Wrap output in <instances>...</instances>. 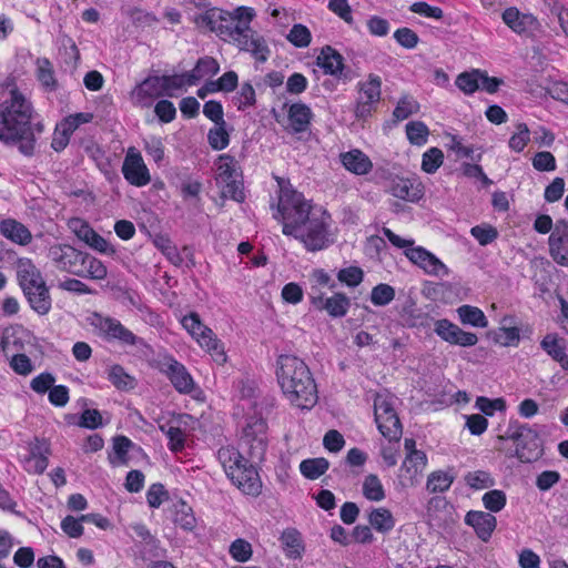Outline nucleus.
<instances>
[{
    "label": "nucleus",
    "instance_id": "1",
    "mask_svg": "<svg viewBox=\"0 0 568 568\" xmlns=\"http://www.w3.org/2000/svg\"><path fill=\"white\" fill-rule=\"evenodd\" d=\"M275 217L283 225V234L298 240L307 251H321L329 245L331 215L322 207L312 206L302 193L290 186L281 185Z\"/></svg>",
    "mask_w": 568,
    "mask_h": 568
},
{
    "label": "nucleus",
    "instance_id": "2",
    "mask_svg": "<svg viewBox=\"0 0 568 568\" xmlns=\"http://www.w3.org/2000/svg\"><path fill=\"white\" fill-rule=\"evenodd\" d=\"M255 11L240 7L233 13L220 8H210L194 16L193 21L203 31L215 33L223 41L250 52L257 61L267 60L270 49L264 38L250 27Z\"/></svg>",
    "mask_w": 568,
    "mask_h": 568
},
{
    "label": "nucleus",
    "instance_id": "3",
    "mask_svg": "<svg viewBox=\"0 0 568 568\" xmlns=\"http://www.w3.org/2000/svg\"><path fill=\"white\" fill-rule=\"evenodd\" d=\"M275 375L288 403L300 409H311L318 399L315 379L305 362L291 354L276 359Z\"/></svg>",
    "mask_w": 568,
    "mask_h": 568
},
{
    "label": "nucleus",
    "instance_id": "4",
    "mask_svg": "<svg viewBox=\"0 0 568 568\" xmlns=\"http://www.w3.org/2000/svg\"><path fill=\"white\" fill-rule=\"evenodd\" d=\"M31 119V103L18 91L11 90L10 98L0 104V140L16 143L29 129Z\"/></svg>",
    "mask_w": 568,
    "mask_h": 568
},
{
    "label": "nucleus",
    "instance_id": "5",
    "mask_svg": "<svg viewBox=\"0 0 568 568\" xmlns=\"http://www.w3.org/2000/svg\"><path fill=\"white\" fill-rule=\"evenodd\" d=\"M17 280L31 308L40 315L51 310V297L41 271L28 257L16 263Z\"/></svg>",
    "mask_w": 568,
    "mask_h": 568
},
{
    "label": "nucleus",
    "instance_id": "6",
    "mask_svg": "<svg viewBox=\"0 0 568 568\" xmlns=\"http://www.w3.org/2000/svg\"><path fill=\"white\" fill-rule=\"evenodd\" d=\"M382 232L395 247L404 250V255L409 262L422 268L425 274L440 278L449 275L446 264L425 247L414 246L413 239L400 237L388 227H383Z\"/></svg>",
    "mask_w": 568,
    "mask_h": 568
},
{
    "label": "nucleus",
    "instance_id": "7",
    "mask_svg": "<svg viewBox=\"0 0 568 568\" xmlns=\"http://www.w3.org/2000/svg\"><path fill=\"white\" fill-rule=\"evenodd\" d=\"M511 440L515 444V457L521 463H532L542 455V440L536 425L521 424L510 420L505 435L498 436V440Z\"/></svg>",
    "mask_w": 568,
    "mask_h": 568
},
{
    "label": "nucleus",
    "instance_id": "8",
    "mask_svg": "<svg viewBox=\"0 0 568 568\" xmlns=\"http://www.w3.org/2000/svg\"><path fill=\"white\" fill-rule=\"evenodd\" d=\"M181 324L199 346L211 355L214 362L217 364L226 362L227 357L223 343L210 327L202 323L197 313L192 312L183 316Z\"/></svg>",
    "mask_w": 568,
    "mask_h": 568
},
{
    "label": "nucleus",
    "instance_id": "9",
    "mask_svg": "<svg viewBox=\"0 0 568 568\" xmlns=\"http://www.w3.org/2000/svg\"><path fill=\"white\" fill-rule=\"evenodd\" d=\"M395 402L396 398L387 394H377L374 400L378 430L389 440H398L402 435L400 420L394 408Z\"/></svg>",
    "mask_w": 568,
    "mask_h": 568
},
{
    "label": "nucleus",
    "instance_id": "10",
    "mask_svg": "<svg viewBox=\"0 0 568 568\" xmlns=\"http://www.w3.org/2000/svg\"><path fill=\"white\" fill-rule=\"evenodd\" d=\"M159 369L170 379L175 390L180 394H192L197 389V385L187 368L172 356L161 358L159 361Z\"/></svg>",
    "mask_w": 568,
    "mask_h": 568
},
{
    "label": "nucleus",
    "instance_id": "11",
    "mask_svg": "<svg viewBox=\"0 0 568 568\" xmlns=\"http://www.w3.org/2000/svg\"><path fill=\"white\" fill-rule=\"evenodd\" d=\"M69 230L92 250L102 254H114L113 246L100 234H98L90 224L80 217H71L68 221Z\"/></svg>",
    "mask_w": 568,
    "mask_h": 568
},
{
    "label": "nucleus",
    "instance_id": "12",
    "mask_svg": "<svg viewBox=\"0 0 568 568\" xmlns=\"http://www.w3.org/2000/svg\"><path fill=\"white\" fill-rule=\"evenodd\" d=\"M124 179L134 186H145L151 181V175L141 153L135 148H129L122 164Z\"/></svg>",
    "mask_w": 568,
    "mask_h": 568
},
{
    "label": "nucleus",
    "instance_id": "13",
    "mask_svg": "<svg viewBox=\"0 0 568 568\" xmlns=\"http://www.w3.org/2000/svg\"><path fill=\"white\" fill-rule=\"evenodd\" d=\"M426 465L427 457L424 452L413 450L407 454L399 468L398 485L404 489L415 487L419 483Z\"/></svg>",
    "mask_w": 568,
    "mask_h": 568
},
{
    "label": "nucleus",
    "instance_id": "14",
    "mask_svg": "<svg viewBox=\"0 0 568 568\" xmlns=\"http://www.w3.org/2000/svg\"><path fill=\"white\" fill-rule=\"evenodd\" d=\"M434 332L440 339L452 345L470 347L478 343V336L475 333L466 332L446 318L435 321Z\"/></svg>",
    "mask_w": 568,
    "mask_h": 568
},
{
    "label": "nucleus",
    "instance_id": "15",
    "mask_svg": "<svg viewBox=\"0 0 568 568\" xmlns=\"http://www.w3.org/2000/svg\"><path fill=\"white\" fill-rule=\"evenodd\" d=\"M91 324L103 335L106 339L119 341L125 345H135L138 337L120 321L113 317H105L95 314Z\"/></svg>",
    "mask_w": 568,
    "mask_h": 568
},
{
    "label": "nucleus",
    "instance_id": "16",
    "mask_svg": "<svg viewBox=\"0 0 568 568\" xmlns=\"http://www.w3.org/2000/svg\"><path fill=\"white\" fill-rule=\"evenodd\" d=\"M48 257L61 272L75 274L82 252L69 244L55 243L48 248Z\"/></svg>",
    "mask_w": 568,
    "mask_h": 568
},
{
    "label": "nucleus",
    "instance_id": "17",
    "mask_svg": "<svg viewBox=\"0 0 568 568\" xmlns=\"http://www.w3.org/2000/svg\"><path fill=\"white\" fill-rule=\"evenodd\" d=\"M50 454L49 443L34 438L28 444V453L21 459L24 470L29 474H42L49 465Z\"/></svg>",
    "mask_w": 568,
    "mask_h": 568
},
{
    "label": "nucleus",
    "instance_id": "18",
    "mask_svg": "<svg viewBox=\"0 0 568 568\" xmlns=\"http://www.w3.org/2000/svg\"><path fill=\"white\" fill-rule=\"evenodd\" d=\"M359 97L356 106V115L364 118L371 113L372 105L381 100L382 80L376 74H369L367 80L359 82Z\"/></svg>",
    "mask_w": 568,
    "mask_h": 568
},
{
    "label": "nucleus",
    "instance_id": "19",
    "mask_svg": "<svg viewBox=\"0 0 568 568\" xmlns=\"http://www.w3.org/2000/svg\"><path fill=\"white\" fill-rule=\"evenodd\" d=\"M164 95L160 75H152L144 79L131 92V100L134 105L150 108L154 100Z\"/></svg>",
    "mask_w": 568,
    "mask_h": 568
},
{
    "label": "nucleus",
    "instance_id": "20",
    "mask_svg": "<svg viewBox=\"0 0 568 568\" xmlns=\"http://www.w3.org/2000/svg\"><path fill=\"white\" fill-rule=\"evenodd\" d=\"M229 478L246 495L257 496L261 493L262 484L258 474L247 460L237 469L232 470Z\"/></svg>",
    "mask_w": 568,
    "mask_h": 568
},
{
    "label": "nucleus",
    "instance_id": "21",
    "mask_svg": "<svg viewBox=\"0 0 568 568\" xmlns=\"http://www.w3.org/2000/svg\"><path fill=\"white\" fill-rule=\"evenodd\" d=\"M311 303L320 311H326L333 317H343L349 308V300L342 293H335L329 297H325L322 293H310Z\"/></svg>",
    "mask_w": 568,
    "mask_h": 568
},
{
    "label": "nucleus",
    "instance_id": "22",
    "mask_svg": "<svg viewBox=\"0 0 568 568\" xmlns=\"http://www.w3.org/2000/svg\"><path fill=\"white\" fill-rule=\"evenodd\" d=\"M266 423L263 419H255L244 428V440L251 447V456L261 459L266 448Z\"/></svg>",
    "mask_w": 568,
    "mask_h": 568
},
{
    "label": "nucleus",
    "instance_id": "23",
    "mask_svg": "<svg viewBox=\"0 0 568 568\" xmlns=\"http://www.w3.org/2000/svg\"><path fill=\"white\" fill-rule=\"evenodd\" d=\"M389 193L404 201L417 202L424 194V187L415 178L396 176L390 181Z\"/></svg>",
    "mask_w": 568,
    "mask_h": 568
},
{
    "label": "nucleus",
    "instance_id": "24",
    "mask_svg": "<svg viewBox=\"0 0 568 568\" xmlns=\"http://www.w3.org/2000/svg\"><path fill=\"white\" fill-rule=\"evenodd\" d=\"M549 253L552 260L561 265L568 266V224H557L548 239Z\"/></svg>",
    "mask_w": 568,
    "mask_h": 568
},
{
    "label": "nucleus",
    "instance_id": "25",
    "mask_svg": "<svg viewBox=\"0 0 568 568\" xmlns=\"http://www.w3.org/2000/svg\"><path fill=\"white\" fill-rule=\"evenodd\" d=\"M465 523L473 527L477 537L483 541L489 540L497 526L496 517L481 510H469L465 516Z\"/></svg>",
    "mask_w": 568,
    "mask_h": 568
},
{
    "label": "nucleus",
    "instance_id": "26",
    "mask_svg": "<svg viewBox=\"0 0 568 568\" xmlns=\"http://www.w3.org/2000/svg\"><path fill=\"white\" fill-rule=\"evenodd\" d=\"M342 165L355 175H366L373 169L371 159L359 149H353L339 154Z\"/></svg>",
    "mask_w": 568,
    "mask_h": 568
},
{
    "label": "nucleus",
    "instance_id": "27",
    "mask_svg": "<svg viewBox=\"0 0 568 568\" xmlns=\"http://www.w3.org/2000/svg\"><path fill=\"white\" fill-rule=\"evenodd\" d=\"M0 234L10 242L26 246L31 243L30 230L16 219H4L0 222Z\"/></svg>",
    "mask_w": 568,
    "mask_h": 568
},
{
    "label": "nucleus",
    "instance_id": "28",
    "mask_svg": "<svg viewBox=\"0 0 568 568\" xmlns=\"http://www.w3.org/2000/svg\"><path fill=\"white\" fill-rule=\"evenodd\" d=\"M313 112L308 105L302 102L293 103L288 106V125L294 133H303L308 130Z\"/></svg>",
    "mask_w": 568,
    "mask_h": 568
},
{
    "label": "nucleus",
    "instance_id": "29",
    "mask_svg": "<svg viewBox=\"0 0 568 568\" xmlns=\"http://www.w3.org/2000/svg\"><path fill=\"white\" fill-rule=\"evenodd\" d=\"M317 64L326 74L342 78L344 70V58L335 49L326 45L317 57Z\"/></svg>",
    "mask_w": 568,
    "mask_h": 568
},
{
    "label": "nucleus",
    "instance_id": "30",
    "mask_svg": "<svg viewBox=\"0 0 568 568\" xmlns=\"http://www.w3.org/2000/svg\"><path fill=\"white\" fill-rule=\"evenodd\" d=\"M540 347L554 359L560 367L568 371V356L564 339L557 334H547L540 342Z\"/></svg>",
    "mask_w": 568,
    "mask_h": 568
},
{
    "label": "nucleus",
    "instance_id": "31",
    "mask_svg": "<svg viewBox=\"0 0 568 568\" xmlns=\"http://www.w3.org/2000/svg\"><path fill=\"white\" fill-rule=\"evenodd\" d=\"M367 521L377 532L386 535L390 532L396 520L392 511L385 507H373L367 511Z\"/></svg>",
    "mask_w": 568,
    "mask_h": 568
},
{
    "label": "nucleus",
    "instance_id": "32",
    "mask_svg": "<svg viewBox=\"0 0 568 568\" xmlns=\"http://www.w3.org/2000/svg\"><path fill=\"white\" fill-rule=\"evenodd\" d=\"M79 277L104 280L108 275L106 266L97 257L82 253L77 273Z\"/></svg>",
    "mask_w": 568,
    "mask_h": 568
},
{
    "label": "nucleus",
    "instance_id": "33",
    "mask_svg": "<svg viewBox=\"0 0 568 568\" xmlns=\"http://www.w3.org/2000/svg\"><path fill=\"white\" fill-rule=\"evenodd\" d=\"M504 23L516 33L526 32L530 29L536 19L532 14L521 13L517 8H507L501 14Z\"/></svg>",
    "mask_w": 568,
    "mask_h": 568
},
{
    "label": "nucleus",
    "instance_id": "34",
    "mask_svg": "<svg viewBox=\"0 0 568 568\" xmlns=\"http://www.w3.org/2000/svg\"><path fill=\"white\" fill-rule=\"evenodd\" d=\"M220 71L219 62L212 57H204L197 60L195 67L187 72L191 83L196 85L201 80L212 78Z\"/></svg>",
    "mask_w": 568,
    "mask_h": 568
},
{
    "label": "nucleus",
    "instance_id": "35",
    "mask_svg": "<svg viewBox=\"0 0 568 568\" xmlns=\"http://www.w3.org/2000/svg\"><path fill=\"white\" fill-rule=\"evenodd\" d=\"M513 323V317L505 316L501 320V326L495 334V342L501 346H517L520 342V331L517 326H508Z\"/></svg>",
    "mask_w": 568,
    "mask_h": 568
},
{
    "label": "nucleus",
    "instance_id": "36",
    "mask_svg": "<svg viewBox=\"0 0 568 568\" xmlns=\"http://www.w3.org/2000/svg\"><path fill=\"white\" fill-rule=\"evenodd\" d=\"M456 312L459 321L464 325L480 328H486L488 326L487 317L479 307L465 304L459 306Z\"/></svg>",
    "mask_w": 568,
    "mask_h": 568
},
{
    "label": "nucleus",
    "instance_id": "37",
    "mask_svg": "<svg viewBox=\"0 0 568 568\" xmlns=\"http://www.w3.org/2000/svg\"><path fill=\"white\" fill-rule=\"evenodd\" d=\"M37 79L47 91H54L58 82L52 63L47 58H39L36 61Z\"/></svg>",
    "mask_w": 568,
    "mask_h": 568
},
{
    "label": "nucleus",
    "instance_id": "38",
    "mask_svg": "<svg viewBox=\"0 0 568 568\" xmlns=\"http://www.w3.org/2000/svg\"><path fill=\"white\" fill-rule=\"evenodd\" d=\"M455 475L450 470H435L427 477L426 489L430 494L444 493L450 488Z\"/></svg>",
    "mask_w": 568,
    "mask_h": 568
},
{
    "label": "nucleus",
    "instance_id": "39",
    "mask_svg": "<svg viewBox=\"0 0 568 568\" xmlns=\"http://www.w3.org/2000/svg\"><path fill=\"white\" fill-rule=\"evenodd\" d=\"M174 523L186 531H192L196 526V519L193 509L183 500H178L173 505Z\"/></svg>",
    "mask_w": 568,
    "mask_h": 568
},
{
    "label": "nucleus",
    "instance_id": "40",
    "mask_svg": "<svg viewBox=\"0 0 568 568\" xmlns=\"http://www.w3.org/2000/svg\"><path fill=\"white\" fill-rule=\"evenodd\" d=\"M241 178L234 158L223 154L216 161V183H226L232 179Z\"/></svg>",
    "mask_w": 568,
    "mask_h": 568
},
{
    "label": "nucleus",
    "instance_id": "41",
    "mask_svg": "<svg viewBox=\"0 0 568 568\" xmlns=\"http://www.w3.org/2000/svg\"><path fill=\"white\" fill-rule=\"evenodd\" d=\"M160 79L163 85L164 95L166 97H174L176 91L183 90L186 87H193L187 72L173 75H161Z\"/></svg>",
    "mask_w": 568,
    "mask_h": 568
},
{
    "label": "nucleus",
    "instance_id": "42",
    "mask_svg": "<svg viewBox=\"0 0 568 568\" xmlns=\"http://www.w3.org/2000/svg\"><path fill=\"white\" fill-rule=\"evenodd\" d=\"M217 459L222 464L227 477L232 470L237 469L246 459L233 447H222L217 450Z\"/></svg>",
    "mask_w": 568,
    "mask_h": 568
},
{
    "label": "nucleus",
    "instance_id": "43",
    "mask_svg": "<svg viewBox=\"0 0 568 568\" xmlns=\"http://www.w3.org/2000/svg\"><path fill=\"white\" fill-rule=\"evenodd\" d=\"M328 467V460L323 457L308 458L300 464V471L305 478L314 480L321 477Z\"/></svg>",
    "mask_w": 568,
    "mask_h": 568
},
{
    "label": "nucleus",
    "instance_id": "44",
    "mask_svg": "<svg viewBox=\"0 0 568 568\" xmlns=\"http://www.w3.org/2000/svg\"><path fill=\"white\" fill-rule=\"evenodd\" d=\"M481 70L474 69L457 75L455 84L466 95L474 94L480 88Z\"/></svg>",
    "mask_w": 568,
    "mask_h": 568
},
{
    "label": "nucleus",
    "instance_id": "45",
    "mask_svg": "<svg viewBox=\"0 0 568 568\" xmlns=\"http://www.w3.org/2000/svg\"><path fill=\"white\" fill-rule=\"evenodd\" d=\"M362 491L364 497L371 501H382L386 496L381 479L374 474L364 478Z\"/></svg>",
    "mask_w": 568,
    "mask_h": 568
},
{
    "label": "nucleus",
    "instance_id": "46",
    "mask_svg": "<svg viewBox=\"0 0 568 568\" xmlns=\"http://www.w3.org/2000/svg\"><path fill=\"white\" fill-rule=\"evenodd\" d=\"M529 142L530 130L528 125L524 122L516 123L515 131L508 140V148L516 153H520L525 150Z\"/></svg>",
    "mask_w": 568,
    "mask_h": 568
},
{
    "label": "nucleus",
    "instance_id": "47",
    "mask_svg": "<svg viewBox=\"0 0 568 568\" xmlns=\"http://www.w3.org/2000/svg\"><path fill=\"white\" fill-rule=\"evenodd\" d=\"M406 136L410 144L422 146L428 141L429 129L422 121H410L405 126Z\"/></svg>",
    "mask_w": 568,
    "mask_h": 568
},
{
    "label": "nucleus",
    "instance_id": "48",
    "mask_svg": "<svg viewBox=\"0 0 568 568\" xmlns=\"http://www.w3.org/2000/svg\"><path fill=\"white\" fill-rule=\"evenodd\" d=\"M108 379L118 389H131L134 387V379L125 373L124 368L120 365H112L108 368Z\"/></svg>",
    "mask_w": 568,
    "mask_h": 568
},
{
    "label": "nucleus",
    "instance_id": "49",
    "mask_svg": "<svg viewBox=\"0 0 568 568\" xmlns=\"http://www.w3.org/2000/svg\"><path fill=\"white\" fill-rule=\"evenodd\" d=\"M160 430L169 438V447L171 450H181L184 447V433L174 425L173 422L160 425Z\"/></svg>",
    "mask_w": 568,
    "mask_h": 568
},
{
    "label": "nucleus",
    "instance_id": "50",
    "mask_svg": "<svg viewBox=\"0 0 568 568\" xmlns=\"http://www.w3.org/2000/svg\"><path fill=\"white\" fill-rule=\"evenodd\" d=\"M465 483L471 489L481 490L494 486L495 481L491 475L485 470H474L465 475Z\"/></svg>",
    "mask_w": 568,
    "mask_h": 568
},
{
    "label": "nucleus",
    "instance_id": "51",
    "mask_svg": "<svg viewBox=\"0 0 568 568\" xmlns=\"http://www.w3.org/2000/svg\"><path fill=\"white\" fill-rule=\"evenodd\" d=\"M419 111V103L410 95L402 97L394 109L393 115L403 121Z\"/></svg>",
    "mask_w": 568,
    "mask_h": 568
},
{
    "label": "nucleus",
    "instance_id": "52",
    "mask_svg": "<svg viewBox=\"0 0 568 568\" xmlns=\"http://www.w3.org/2000/svg\"><path fill=\"white\" fill-rule=\"evenodd\" d=\"M444 162V153L438 148H430L423 154L422 170L428 174L435 173Z\"/></svg>",
    "mask_w": 568,
    "mask_h": 568
},
{
    "label": "nucleus",
    "instance_id": "53",
    "mask_svg": "<svg viewBox=\"0 0 568 568\" xmlns=\"http://www.w3.org/2000/svg\"><path fill=\"white\" fill-rule=\"evenodd\" d=\"M225 122L215 124L207 133V140L212 149L223 150L230 143V135L225 129Z\"/></svg>",
    "mask_w": 568,
    "mask_h": 568
},
{
    "label": "nucleus",
    "instance_id": "54",
    "mask_svg": "<svg viewBox=\"0 0 568 568\" xmlns=\"http://www.w3.org/2000/svg\"><path fill=\"white\" fill-rule=\"evenodd\" d=\"M221 187V195L224 199H232L236 202H243L245 199L243 183L240 178L230 180L226 183L219 184Z\"/></svg>",
    "mask_w": 568,
    "mask_h": 568
},
{
    "label": "nucleus",
    "instance_id": "55",
    "mask_svg": "<svg viewBox=\"0 0 568 568\" xmlns=\"http://www.w3.org/2000/svg\"><path fill=\"white\" fill-rule=\"evenodd\" d=\"M394 297V287L384 283L374 286L371 292V302L376 306H385L389 304Z\"/></svg>",
    "mask_w": 568,
    "mask_h": 568
},
{
    "label": "nucleus",
    "instance_id": "56",
    "mask_svg": "<svg viewBox=\"0 0 568 568\" xmlns=\"http://www.w3.org/2000/svg\"><path fill=\"white\" fill-rule=\"evenodd\" d=\"M481 500L487 510L498 513L506 506L507 498L503 490L493 489L485 493Z\"/></svg>",
    "mask_w": 568,
    "mask_h": 568
},
{
    "label": "nucleus",
    "instance_id": "57",
    "mask_svg": "<svg viewBox=\"0 0 568 568\" xmlns=\"http://www.w3.org/2000/svg\"><path fill=\"white\" fill-rule=\"evenodd\" d=\"M287 40L296 48H306L312 40L311 31L304 24H294L287 34Z\"/></svg>",
    "mask_w": 568,
    "mask_h": 568
},
{
    "label": "nucleus",
    "instance_id": "58",
    "mask_svg": "<svg viewBox=\"0 0 568 568\" xmlns=\"http://www.w3.org/2000/svg\"><path fill=\"white\" fill-rule=\"evenodd\" d=\"M470 234L483 246L493 243L498 237L497 229L486 223L473 226Z\"/></svg>",
    "mask_w": 568,
    "mask_h": 568
},
{
    "label": "nucleus",
    "instance_id": "59",
    "mask_svg": "<svg viewBox=\"0 0 568 568\" xmlns=\"http://www.w3.org/2000/svg\"><path fill=\"white\" fill-rule=\"evenodd\" d=\"M475 407L487 416H493L495 412H504L506 409V402L504 398L490 399L488 397L479 396L476 399Z\"/></svg>",
    "mask_w": 568,
    "mask_h": 568
},
{
    "label": "nucleus",
    "instance_id": "60",
    "mask_svg": "<svg viewBox=\"0 0 568 568\" xmlns=\"http://www.w3.org/2000/svg\"><path fill=\"white\" fill-rule=\"evenodd\" d=\"M282 544L285 547L286 555L290 558H297L301 556L302 545L300 535L295 530H286L281 537Z\"/></svg>",
    "mask_w": 568,
    "mask_h": 568
},
{
    "label": "nucleus",
    "instance_id": "61",
    "mask_svg": "<svg viewBox=\"0 0 568 568\" xmlns=\"http://www.w3.org/2000/svg\"><path fill=\"white\" fill-rule=\"evenodd\" d=\"M229 552L236 561L245 562L252 557L253 550L247 540L237 538L230 545Z\"/></svg>",
    "mask_w": 568,
    "mask_h": 568
},
{
    "label": "nucleus",
    "instance_id": "62",
    "mask_svg": "<svg viewBox=\"0 0 568 568\" xmlns=\"http://www.w3.org/2000/svg\"><path fill=\"white\" fill-rule=\"evenodd\" d=\"M531 164L539 172H552L557 168L555 156L548 151L537 152L531 159Z\"/></svg>",
    "mask_w": 568,
    "mask_h": 568
},
{
    "label": "nucleus",
    "instance_id": "63",
    "mask_svg": "<svg viewBox=\"0 0 568 568\" xmlns=\"http://www.w3.org/2000/svg\"><path fill=\"white\" fill-rule=\"evenodd\" d=\"M93 119L92 113L88 112H79L71 114L60 121V125H62L71 135L73 132L81 125L91 122Z\"/></svg>",
    "mask_w": 568,
    "mask_h": 568
},
{
    "label": "nucleus",
    "instance_id": "64",
    "mask_svg": "<svg viewBox=\"0 0 568 568\" xmlns=\"http://www.w3.org/2000/svg\"><path fill=\"white\" fill-rule=\"evenodd\" d=\"M55 383V377L51 373H41L33 377L30 387L38 394H45L50 392Z\"/></svg>",
    "mask_w": 568,
    "mask_h": 568
}]
</instances>
